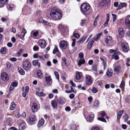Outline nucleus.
I'll return each mask as SVG.
<instances>
[{"label": "nucleus", "instance_id": "680f3d73", "mask_svg": "<svg viewBox=\"0 0 130 130\" xmlns=\"http://www.w3.org/2000/svg\"><path fill=\"white\" fill-rule=\"evenodd\" d=\"M80 58H82L84 57L83 53L82 52H80L78 54Z\"/></svg>", "mask_w": 130, "mask_h": 130}, {"label": "nucleus", "instance_id": "1a4fd4ad", "mask_svg": "<svg viewBox=\"0 0 130 130\" xmlns=\"http://www.w3.org/2000/svg\"><path fill=\"white\" fill-rule=\"evenodd\" d=\"M38 44L41 48L45 47L46 45L45 41L43 39H40L39 40Z\"/></svg>", "mask_w": 130, "mask_h": 130}, {"label": "nucleus", "instance_id": "ea45409f", "mask_svg": "<svg viewBox=\"0 0 130 130\" xmlns=\"http://www.w3.org/2000/svg\"><path fill=\"white\" fill-rule=\"evenodd\" d=\"M6 6L7 9L9 10H11L13 9V8L12 5L7 4Z\"/></svg>", "mask_w": 130, "mask_h": 130}, {"label": "nucleus", "instance_id": "58836bf2", "mask_svg": "<svg viewBox=\"0 0 130 130\" xmlns=\"http://www.w3.org/2000/svg\"><path fill=\"white\" fill-rule=\"evenodd\" d=\"M99 15H98L96 17L95 19L94 22V25L95 26L96 25H97V21H98L99 20Z\"/></svg>", "mask_w": 130, "mask_h": 130}, {"label": "nucleus", "instance_id": "de8ad7c7", "mask_svg": "<svg viewBox=\"0 0 130 130\" xmlns=\"http://www.w3.org/2000/svg\"><path fill=\"white\" fill-rule=\"evenodd\" d=\"M92 70L94 71H96L97 70V66L96 65H93L92 67Z\"/></svg>", "mask_w": 130, "mask_h": 130}, {"label": "nucleus", "instance_id": "423d86ee", "mask_svg": "<svg viewBox=\"0 0 130 130\" xmlns=\"http://www.w3.org/2000/svg\"><path fill=\"white\" fill-rule=\"evenodd\" d=\"M1 78L2 79L4 82H6L9 80V77L8 74L4 72L1 74Z\"/></svg>", "mask_w": 130, "mask_h": 130}, {"label": "nucleus", "instance_id": "7ed1b4c3", "mask_svg": "<svg viewBox=\"0 0 130 130\" xmlns=\"http://www.w3.org/2000/svg\"><path fill=\"white\" fill-rule=\"evenodd\" d=\"M121 46L122 50L124 52L127 53L129 50V47L128 44L126 42L122 43Z\"/></svg>", "mask_w": 130, "mask_h": 130}, {"label": "nucleus", "instance_id": "f704fd0d", "mask_svg": "<svg viewBox=\"0 0 130 130\" xmlns=\"http://www.w3.org/2000/svg\"><path fill=\"white\" fill-rule=\"evenodd\" d=\"M39 21L40 22L43 23L46 25H48L49 24V23L48 22L45 21L44 20L42 19H40L39 20Z\"/></svg>", "mask_w": 130, "mask_h": 130}, {"label": "nucleus", "instance_id": "9d476101", "mask_svg": "<svg viewBox=\"0 0 130 130\" xmlns=\"http://www.w3.org/2000/svg\"><path fill=\"white\" fill-rule=\"evenodd\" d=\"M125 19V25L127 27H130V15L126 17Z\"/></svg>", "mask_w": 130, "mask_h": 130}, {"label": "nucleus", "instance_id": "20e7f679", "mask_svg": "<svg viewBox=\"0 0 130 130\" xmlns=\"http://www.w3.org/2000/svg\"><path fill=\"white\" fill-rule=\"evenodd\" d=\"M31 64L28 61L26 60L23 62V67L24 69L26 70H29L30 68Z\"/></svg>", "mask_w": 130, "mask_h": 130}, {"label": "nucleus", "instance_id": "bf43d9fd", "mask_svg": "<svg viewBox=\"0 0 130 130\" xmlns=\"http://www.w3.org/2000/svg\"><path fill=\"white\" fill-rule=\"evenodd\" d=\"M91 130H100L99 127L97 126L91 128Z\"/></svg>", "mask_w": 130, "mask_h": 130}, {"label": "nucleus", "instance_id": "09e8293b", "mask_svg": "<svg viewBox=\"0 0 130 130\" xmlns=\"http://www.w3.org/2000/svg\"><path fill=\"white\" fill-rule=\"evenodd\" d=\"M101 116L102 117H104L106 115V114L105 112L104 111H102L100 113Z\"/></svg>", "mask_w": 130, "mask_h": 130}, {"label": "nucleus", "instance_id": "c9c22d12", "mask_svg": "<svg viewBox=\"0 0 130 130\" xmlns=\"http://www.w3.org/2000/svg\"><path fill=\"white\" fill-rule=\"evenodd\" d=\"M78 127L77 125L74 124L71 126V128L72 130H77V128Z\"/></svg>", "mask_w": 130, "mask_h": 130}, {"label": "nucleus", "instance_id": "052dcab7", "mask_svg": "<svg viewBox=\"0 0 130 130\" xmlns=\"http://www.w3.org/2000/svg\"><path fill=\"white\" fill-rule=\"evenodd\" d=\"M128 116L127 114H125V115L124 116V119L125 121H126L128 119Z\"/></svg>", "mask_w": 130, "mask_h": 130}, {"label": "nucleus", "instance_id": "49530a36", "mask_svg": "<svg viewBox=\"0 0 130 130\" xmlns=\"http://www.w3.org/2000/svg\"><path fill=\"white\" fill-rule=\"evenodd\" d=\"M22 51L23 50L22 49L19 50L17 53V55L18 56H20Z\"/></svg>", "mask_w": 130, "mask_h": 130}, {"label": "nucleus", "instance_id": "7c9ffc66", "mask_svg": "<svg viewBox=\"0 0 130 130\" xmlns=\"http://www.w3.org/2000/svg\"><path fill=\"white\" fill-rule=\"evenodd\" d=\"M26 125V123L24 122H22L20 124L19 126L20 129L21 128L22 129H24L25 128Z\"/></svg>", "mask_w": 130, "mask_h": 130}, {"label": "nucleus", "instance_id": "69168bd1", "mask_svg": "<svg viewBox=\"0 0 130 130\" xmlns=\"http://www.w3.org/2000/svg\"><path fill=\"white\" fill-rule=\"evenodd\" d=\"M11 85L13 86L14 87H16L17 86L18 84L16 82H13L12 83Z\"/></svg>", "mask_w": 130, "mask_h": 130}, {"label": "nucleus", "instance_id": "aec40b11", "mask_svg": "<svg viewBox=\"0 0 130 130\" xmlns=\"http://www.w3.org/2000/svg\"><path fill=\"white\" fill-rule=\"evenodd\" d=\"M94 116V115L92 114L89 115L87 118V121L90 122H92L93 120Z\"/></svg>", "mask_w": 130, "mask_h": 130}, {"label": "nucleus", "instance_id": "a18cd8bd", "mask_svg": "<svg viewBox=\"0 0 130 130\" xmlns=\"http://www.w3.org/2000/svg\"><path fill=\"white\" fill-rule=\"evenodd\" d=\"M72 47H74L75 45L76 39L75 38H73L72 39Z\"/></svg>", "mask_w": 130, "mask_h": 130}, {"label": "nucleus", "instance_id": "e2e57ef3", "mask_svg": "<svg viewBox=\"0 0 130 130\" xmlns=\"http://www.w3.org/2000/svg\"><path fill=\"white\" fill-rule=\"evenodd\" d=\"M95 41V38H93L91 39L89 42H90L92 44H93Z\"/></svg>", "mask_w": 130, "mask_h": 130}, {"label": "nucleus", "instance_id": "6e6552de", "mask_svg": "<svg viewBox=\"0 0 130 130\" xmlns=\"http://www.w3.org/2000/svg\"><path fill=\"white\" fill-rule=\"evenodd\" d=\"M46 82L47 83V84L48 86H51L52 84V80L50 76H47L45 77Z\"/></svg>", "mask_w": 130, "mask_h": 130}, {"label": "nucleus", "instance_id": "9b49d317", "mask_svg": "<svg viewBox=\"0 0 130 130\" xmlns=\"http://www.w3.org/2000/svg\"><path fill=\"white\" fill-rule=\"evenodd\" d=\"M86 84L88 85H90L92 84V81L90 76H88L86 77Z\"/></svg>", "mask_w": 130, "mask_h": 130}, {"label": "nucleus", "instance_id": "0eeeda50", "mask_svg": "<svg viewBox=\"0 0 130 130\" xmlns=\"http://www.w3.org/2000/svg\"><path fill=\"white\" fill-rule=\"evenodd\" d=\"M110 2V0H103L99 4V6L101 7L107 6Z\"/></svg>", "mask_w": 130, "mask_h": 130}, {"label": "nucleus", "instance_id": "a878e982", "mask_svg": "<svg viewBox=\"0 0 130 130\" xmlns=\"http://www.w3.org/2000/svg\"><path fill=\"white\" fill-rule=\"evenodd\" d=\"M127 4L126 3H121L118 7L119 9H120L126 6Z\"/></svg>", "mask_w": 130, "mask_h": 130}, {"label": "nucleus", "instance_id": "b1692460", "mask_svg": "<svg viewBox=\"0 0 130 130\" xmlns=\"http://www.w3.org/2000/svg\"><path fill=\"white\" fill-rule=\"evenodd\" d=\"M37 75L38 77L40 78H42L43 77V74L41 71L38 70L37 71Z\"/></svg>", "mask_w": 130, "mask_h": 130}, {"label": "nucleus", "instance_id": "412c9836", "mask_svg": "<svg viewBox=\"0 0 130 130\" xmlns=\"http://www.w3.org/2000/svg\"><path fill=\"white\" fill-rule=\"evenodd\" d=\"M112 39V38L110 36H108L105 40V43L107 44H109L110 41H111Z\"/></svg>", "mask_w": 130, "mask_h": 130}, {"label": "nucleus", "instance_id": "72a5a7b5", "mask_svg": "<svg viewBox=\"0 0 130 130\" xmlns=\"http://www.w3.org/2000/svg\"><path fill=\"white\" fill-rule=\"evenodd\" d=\"M18 71L20 74L22 75H24L25 74L24 71L21 68H18Z\"/></svg>", "mask_w": 130, "mask_h": 130}, {"label": "nucleus", "instance_id": "473e14b6", "mask_svg": "<svg viewBox=\"0 0 130 130\" xmlns=\"http://www.w3.org/2000/svg\"><path fill=\"white\" fill-rule=\"evenodd\" d=\"M51 104L52 107L55 108L57 106V102L55 100H53L51 102Z\"/></svg>", "mask_w": 130, "mask_h": 130}, {"label": "nucleus", "instance_id": "a211bd4d", "mask_svg": "<svg viewBox=\"0 0 130 130\" xmlns=\"http://www.w3.org/2000/svg\"><path fill=\"white\" fill-rule=\"evenodd\" d=\"M76 79L77 80H79L81 78V76L82 75V73L77 71L76 72Z\"/></svg>", "mask_w": 130, "mask_h": 130}, {"label": "nucleus", "instance_id": "ddd939ff", "mask_svg": "<svg viewBox=\"0 0 130 130\" xmlns=\"http://www.w3.org/2000/svg\"><path fill=\"white\" fill-rule=\"evenodd\" d=\"M35 118L34 115H30L29 118V121L30 123L32 124L35 123Z\"/></svg>", "mask_w": 130, "mask_h": 130}, {"label": "nucleus", "instance_id": "37998d69", "mask_svg": "<svg viewBox=\"0 0 130 130\" xmlns=\"http://www.w3.org/2000/svg\"><path fill=\"white\" fill-rule=\"evenodd\" d=\"M59 52V50L57 46H56L55 47L53 51V53L55 54L57 52Z\"/></svg>", "mask_w": 130, "mask_h": 130}, {"label": "nucleus", "instance_id": "2eb2a0df", "mask_svg": "<svg viewBox=\"0 0 130 130\" xmlns=\"http://www.w3.org/2000/svg\"><path fill=\"white\" fill-rule=\"evenodd\" d=\"M121 68L119 66H116L114 69V71L116 74H118L121 71Z\"/></svg>", "mask_w": 130, "mask_h": 130}, {"label": "nucleus", "instance_id": "c03bdc74", "mask_svg": "<svg viewBox=\"0 0 130 130\" xmlns=\"http://www.w3.org/2000/svg\"><path fill=\"white\" fill-rule=\"evenodd\" d=\"M38 60H34L33 62V64L34 66H36L38 65Z\"/></svg>", "mask_w": 130, "mask_h": 130}, {"label": "nucleus", "instance_id": "f03ea898", "mask_svg": "<svg viewBox=\"0 0 130 130\" xmlns=\"http://www.w3.org/2000/svg\"><path fill=\"white\" fill-rule=\"evenodd\" d=\"M90 5L88 3L83 4L81 6V10L82 13L88 11L90 9Z\"/></svg>", "mask_w": 130, "mask_h": 130}, {"label": "nucleus", "instance_id": "5701e85b", "mask_svg": "<svg viewBox=\"0 0 130 130\" xmlns=\"http://www.w3.org/2000/svg\"><path fill=\"white\" fill-rule=\"evenodd\" d=\"M7 50L5 47H2L0 50V53L1 54H5L7 53Z\"/></svg>", "mask_w": 130, "mask_h": 130}, {"label": "nucleus", "instance_id": "603ef678", "mask_svg": "<svg viewBox=\"0 0 130 130\" xmlns=\"http://www.w3.org/2000/svg\"><path fill=\"white\" fill-rule=\"evenodd\" d=\"M27 31L25 29H23V30L21 32L22 33H23V34L22 35V36L24 38V36H25V34L26 33Z\"/></svg>", "mask_w": 130, "mask_h": 130}, {"label": "nucleus", "instance_id": "f8f14e48", "mask_svg": "<svg viewBox=\"0 0 130 130\" xmlns=\"http://www.w3.org/2000/svg\"><path fill=\"white\" fill-rule=\"evenodd\" d=\"M58 28L60 31H61L63 32H64L67 28L66 26H64L61 24H60L58 25Z\"/></svg>", "mask_w": 130, "mask_h": 130}, {"label": "nucleus", "instance_id": "4d7b16f0", "mask_svg": "<svg viewBox=\"0 0 130 130\" xmlns=\"http://www.w3.org/2000/svg\"><path fill=\"white\" fill-rule=\"evenodd\" d=\"M93 44L89 42L88 44V48L89 49H90L92 47Z\"/></svg>", "mask_w": 130, "mask_h": 130}, {"label": "nucleus", "instance_id": "e433bc0d", "mask_svg": "<svg viewBox=\"0 0 130 130\" xmlns=\"http://www.w3.org/2000/svg\"><path fill=\"white\" fill-rule=\"evenodd\" d=\"M102 33H100L97 34L96 37L95 38V41H97L100 38L101 36L102 35Z\"/></svg>", "mask_w": 130, "mask_h": 130}, {"label": "nucleus", "instance_id": "f3484780", "mask_svg": "<svg viewBox=\"0 0 130 130\" xmlns=\"http://www.w3.org/2000/svg\"><path fill=\"white\" fill-rule=\"evenodd\" d=\"M113 71L112 69L110 68L108 69L106 72V74L107 76L109 77H111L112 75Z\"/></svg>", "mask_w": 130, "mask_h": 130}, {"label": "nucleus", "instance_id": "2f4dec72", "mask_svg": "<svg viewBox=\"0 0 130 130\" xmlns=\"http://www.w3.org/2000/svg\"><path fill=\"white\" fill-rule=\"evenodd\" d=\"M123 113V111L122 110H120L117 113V119L119 120Z\"/></svg>", "mask_w": 130, "mask_h": 130}, {"label": "nucleus", "instance_id": "c756f323", "mask_svg": "<svg viewBox=\"0 0 130 130\" xmlns=\"http://www.w3.org/2000/svg\"><path fill=\"white\" fill-rule=\"evenodd\" d=\"M16 107L15 104L14 102H12L11 103V105L10 107V110H14Z\"/></svg>", "mask_w": 130, "mask_h": 130}, {"label": "nucleus", "instance_id": "393cba45", "mask_svg": "<svg viewBox=\"0 0 130 130\" xmlns=\"http://www.w3.org/2000/svg\"><path fill=\"white\" fill-rule=\"evenodd\" d=\"M107 17L106 21L104 23V25L105 27H107L108 25V22L109 20V14H106Z\"/></svg>", "mask_w": 130, "mask_h": 130}, {"label": "nucleus", "instance_id": "f257e3e1", "mask_svg": "<svg viewBox=\"0 0 130 130\" xmlns=\"http://www.w3.org/2000/svg\"><path fill=\"white\" fill-rule=\"evenodd\" d=\"M50 14L52 19L54 20H60L62 17L61 13L55 9H52L51 10Z\"/></svg>", "mask_w": 130, "mask_h": 130}, {"label": "nucleus", "instance_id": "4c0bfd02", "mask_svg": "<svg viewBox=\"0 0 130 130\" xmlns=\"http://www.w3.org/2000/svg\"><path fill=\"white\" fill-rule=\"evenodd\" d=\"M38 33L39 31L37 30L34 32H33V31H32L31 32V34H32L34 36V37H36L38 35Z\"/></svg>", "mask_w": 130, "mask_h": 130}, {"label": "nucleus", "instance_id": "8fccbe9b", "mask_svg": "<svg viewBox=\"0 0 130 130\" xmlns=\"http://www.w3.org/2000/svg\"><path fill=\"white\" fill-rule=\"evenodd\" d=\"M98 119L99 120H100L101 121H102L104 122H106V120L105 119L103 118H102L101 117H99L98 118Z\"/></svg>", "mask_w": 130, "mask_h": 130}, {"label": "nucleus", "instance_id": "79ce46f5", "mask_svg": "<svg viewBox=\"0 0 130 130\" xmlns=\"http://www.w3.org/2000/svg\"><path fill=\"white\" fill-rule=\"evenodd\" d=\"M86 21L85 20H82L80 22V25L82 26L84 25L86 23Z\"/></svg>", "mask_w": 130, "mask_h": 130}, {"label": "nucleus", "instance_id": "13d9d810", "mask_svg": "<svg viewBox=\"0 0 130 130\" xmlns=\"http://www.w3.org/2000/svg\"><path fill=\"white\" fill-rule=\"evenodd\" d=\"M125 86V83L123 81H122L120 84V87L121 88H123Z\"/></svg>", "mask_w": 130, "mask_h": 130}, {"label": "nucleus", "instance_id": "864d4df0", "mask_svg": "<svg viewBox=\"0 0 130 130\" xmlns=\"http://www.w3.org/2000/svg\"><path fill=\"white\" fill-rule=\"evenodd\" d=\"M74 36L77 38H79L80 37L79 34L77 33H75L73 34Z\"/></svg>", "mask_w": 130, "mask_h": 130}, {"label": "nucleus", "instance_id": "c85d7f7f", "mask_svg": "<svg viewBox=\"0 0 130 130\" xmlns=\"http://www.w3.org/2000/svg\"><path fill=\"white\" fill-rule=\"evenodd\" d=\"M57 101L59 104L62 105L65 103L63 100L60 97L57 100Z\"/></svg>", "mask_w": 130, "mask_h": 130}, {"label": "nucleus", "instance_id": "bb28decb", "mask_svg": "<svg viewBox=\"0 0 130 130\" xmlns=\"http://www.w3.org/2000/svg\"><path fill=\"white\" fill-rule=\"evenodd\" d=\"M85 62V60L84 59L80 58L79 59L78 63V66H81L82 64H84Z\"/></svg>", "mask_w": 130, "mask_h": 130}, {"label": "nucleus", "instance_id": "cd10ccee", "mask_svg": "<svg viewBox=\"0 0 130 130\" xmlns=\"http://www.w3.org/2000/svg\"><path fill=\"white\" fill-rule=\"evenodd\" d=\"M112 58L116 60H117L119 59L118 56L117 55L116 52L114 53L112 56Z\"/></svg>", "mask_w": 130, "mask_h": 130}, {"label": "nucleus", "instance_id": "4468645a", "mask_svg": "<svg viewBox=\"0 0 130 130\" xmlns=\"http://www.w3.org/2000/svg\"><path fill=\"white\" fill-rule=\"evenodd\" d=\"M88 37L87 35H85L82 37L79 40L78 42L79 44L82 43Z\"/></svg>", "mask_w": 130, "mask_h": 130}, {"label": "nucleus", "instance_id": "a19ab883", "mask_svg": "<svg viewBox=\"0 0 130 130\" xmlns=\"http://www.w3.org/2000/svg\"><path fill=\"white\" fill-rule=\"evenodd\" d=\"M54 74L55 75L56 78L57 79H59V75L58 73L56 71H55L54 72Z\"/></svg>", "mask_w": 130, "mask_h": 130}, {"label": "nucleus", "instance_id": "338daca9", "mask_svg": "<svg viewBox=\"0 0 130 130\" xmlns=\"http://www.w3.org/2000/svg\"><path fill=\"white\" fill-rule=\"evenodd\" d=\"M17 60V59L15 57H13L10 59V60L13 62H15Z\"/></svg>", "mask_w": 130, "mask_h": 130}, {"label": "nucleus", "instance_id": "0e129e2a", "mask_svg": "<svg viewBox=\"0 0 130 130\" xmlns=\"http://www.w3.org/2000/svg\"><path fill=\"white\" fill-rule=\"evenodd\" d=\"M70 83L72 85V86L74 87H75V84L73 82L72 80H70Z\"/></svg>", "mask_w": 130, "mask_h": 130}, {"label": "nucleus", "instance_id": "3c124183", "mask_svg": "<svg viewBox=\"0 0 130 130\" xmlns=\"http://www.w3.org/2000/svg\"><path fill=\"white\" fill-rule=\"evenodd\" d=\"M33 49L35 51H37L39 50V47L38 46L35 45Z\"/></svg>", "mask_w": 130, "mask_h": 130}, {"label": "nucleus", "instance_id": "6ab92c4d", "mask_svg": "<svg viewBox=\"0 0 130 130\" xmlns=\"http://www.w3.org/2000/svg\"><path fill=\"white\" fill-rule=\"evenodd\" d=\"M44 123V119L42 118L40 120L38 123V126L40 127Z\"/></svg>", "mask_w": 130, "mask_h": 130}, {"label": "nucleus", "instance_id": "4be33fe9", "mask_svg": "<svg viewBox=\"0 0 130 130\" xmlns=\"http://www.w3.org/2000/svg\"><path fill=\"white\" fill-rule=\"evenodd\" d=\"M118 31L120 37H122L124 33V31L123 28H120L119 29Z\"/></svg>", "mask_w": 130, "mask_h": 130}, {"label": "nucleus", "instance_id": "5fc2aeb1", "mask_svg": "<svg viewBox=\"0 0 130 130\" xmlns=\"http://www.w3.org/2000/svg\"><path fill=\"white\" fill-rule=\"evenodd\" d=\"M111 15L112 16H113V19L112 21L114 22L116 20V15L115 14H112Z\"/></svg>", "mask_w": 130, "mask_h": 130}, {"label": "nucleus", "instance_id": "39448f33", "mask_svg": "<svg viewBox=\"0 0 130 130\" xmlns=\"http://www.w3.org/2000/svg\"><path fill=\"white\" fill-rule=\"evenodd\" d=\"M68 45L67 42L65 40L61 41L59 43L60 47L61 49H66Z\"/></svg>", "mask_w": 130, "mask_h": 130}, {"label": "nucleus", "instance_id": "dca6fc26", "mask_svg": "<svg viewBox=\"0 0 130 130\" xmlns=\"http://www.w3.org/2000/svg\"><path fill=\"white\" fill-rule=\"evenodd\" d=\"M37 105L36 103H34L32 106V109L33 112H36L37 110Z\"/></svg>", "mask_w": 130, "mask_h": 130}, {"label": "nucleus", "instance_id": "6e6d98bb", "mask_svg": "<svg viewBox=\"0 0 130 130\" xmlns=\"http://www.w3.org/2000/svg\"><path fill=\"white\" fill-rule=\"evenodd\" d=\"M92 91L93 93H95L98 92V90L95 88L94 87L92 89Z\"/></svg>", "mask_w": 130, "mask_h": 130}, {"label": "nucleus", "instance_id": "774afa93", "mask_svg": "<svg viewBox=\"0 0 130 130\" xmlns=\"http://www.w3.org/2000/svg\"><path fill=\"white\" fill-rule=\"evenodd\" d=\"M11 31L14 33H15L16 31L15 28L13 27H12L11 28Z\"/></svg>", "mask_w": 130, "mask_h": 130}]
</instances>
